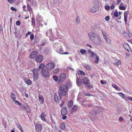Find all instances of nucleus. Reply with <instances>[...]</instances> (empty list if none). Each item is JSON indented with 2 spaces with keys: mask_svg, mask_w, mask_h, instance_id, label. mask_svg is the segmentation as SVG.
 Listing matches in <instances>:
<instances>
[{
  "mask_svg": "<svg viewBox=\"0 0 132 132\" xmlns=\"http://www.w3.org/2000/svg\"><path fill=\"white\" fill-rule=\"evenodd\" d=\"M88 36L91 40L96 45H99L101 43V41L100 37L94 32L89 33Z\"/></svg>",
  "mask_w": 132,
  "mask_h": 132,
  "instance_id": "obj_1",
  "label": "nucleus"
},
{
  "mask_svg": "<svg viewBox=\"0 0 132 132\" xmlns=\"http://www.w3.org/2000/svg\"><path fill=\"white\" fill-rule=\"evenodd\" d=\"M68 90V88L67 85L63 84H62L59 86V94L63 96H65Z\"/></svg>",
  "mask_w": 132,
  "mask_h": 132,
  "instance_id": "obj_2",
  "label": "nucleus"
},
{
  "mask_svg": "<svg viewBox=\"0 0 132 132\" xmlns=\"http://www.w3.org/2000/svg\"><path fill=\"white\" fill-rule=\"evenodd\" d=\"M32 71L33 73V81L36 80L39 77V69L35 68L33 69Z\"/></svg>",
  "mask_w": 132,
  "mask_h": 132,
  "instance_id": "obj_3",
  "label": "nucleus"
},
{
  "mask_svg": "<svg viewBox=\"0 0 132 132\" xmlns=\"http://www.w3.org/2000/svg\"><path fill=\"white\" fill-rule=\"evenodd\" d=\"M59 83H62L64 82L66 78L65 74L63 73H61L59 75Z\"/></svg>",
  "mask_w": 132,
  "mask_h": 132,
  "instance_id": "obj_4",
  "label": "nucleus"
},
{
  "mask_svg": "<svg viewBox=\"0 0 132 132\" xmlns=\"http://www.w3.org/2000/svg\"><path fill=\"white\" fill-rule=\"evenodd\" d=\"M42 76L44 77H47L49 75V73L47 70L46 69H43L41 72Z\"/></svg>",
  "mask_w": 132,
  "mask_h": 132,
  "instance_id": "obj_5",
  "label": "nucleus"
},
{
  "mask_svg": "<svg viewBox=\"0 0 132 132\" xmlns=\"http://www.w3.org/2000/svg\"><path fill=\"white\" fill-rule=\"evenodd\" d=\"M57 45V44H54L53 46V48L57 53L60 54H62L63 51L61 47L59 49H56L57 47L56 46Z\"/></svg>",
  "mask_w": 132,
  "mask_h": 132,
  "instance_id": "obj_6",
  "label": "nucleus"
},
{
  "mask_svg": "<svg viewBox=\"0 0 132 132\" xmlns=\"http://www.w3.org/2000/svg\"><path fill=\"white\" fill-rule=\"evenodd\" d=\"M35 125L36 132H41L42 129V125L38 123H36Z\"/></svg>",
  "mask_w": 132,
  "mask_h": 132,
  "instance_id": "obj_7",
  "label": "nucleus"
},
{
  "mask_svg": "<svg viewBox=\"0 0 132 132\" xmlns=\"http://www.w3.org/2000/svg\"><path fill=\"white\" fill-rule=\"evenodd\" d=\"M21 106L22 108L26 110L28 113H29L30 112L31 110L29 108V106L27 104H24L22 105Z\"/></svg>",
  "mask_w": 132,
  "mask_h": 132,
  "instance_id": "obj_8",
  "label": "nucleus"
},
{
  "mask_svg": "<svg viewBox=\"0 0 132 132\" xmlns=\"http://www.w3.org/2000/svg\"><path fill=\"white\" fill-rule=\"evenodd\" d=\"M54 64L52 62H50L46 65V69L48 70H50L53 69L54 67Z\"/></svg>",
  "mask_w": 132,
  "mask_h": 132,
  "instance_id": "obj_9",
  "label": "nucleus"
},
{
  "mask_svg": "<svg viewBox=\"0 0 132 132\" xmlns=\"http://www.w3.org/2000/svg\"><path fill=\"white\" fill-rule=\"evenodd\" d=\"M61 96L59 94V96H58L57 94L55 93L54 95V100L55 102H59L62 98Z\"/></svg>",
  "mask_w": 132,
  "mask_h": 132,
  "instance_id": "obj_10",
  "label": "nucleus"
},
{
  "mask_svg": "<svg viewBox=\"0 0 132 132\" xmlns=\"http://www.w3.org/2000/svg\"><path fill=\"white\" fill-rule=\"evenodd\" d=\"M88 78L87 77H85L82 80V82L87 87H89L90 86V83L88 81Z\"/></svg>",
  "mask_w": 132,
  "mask_h": 132,
  "instance_id": "obj_11",
  "label": "nucleus"
},
{
  "mask_svg": "<svg viewBox=\"0 0 132 132\" xmlns=\"http://www.w3.org/2000/svg\"><path fill=\"white\" fill-rule=\"evenodd\" d=\"M102 34L106 42L108 43H110L111 42V39L106 37V33L104 31H102Z\"/></svg>",
  "mask_w": 132,
  "mask_h": 132,
  "instance_id": "obj_12",
  "label": "nucleus"
},
{
  "mask_svg": "<svg viewBox=\"0 0 132 132\" xmlns=\"http://www.w3.org/2000/svg\"><path fill=\"white\" fill-rule=\"evenodd\" d=\"M43 60V57L42 56L40 55H38L36 57L35 60L38 63L41 62Z\"/></svg>",
  "mask_w": 132,
  "mask_h": 132,
  "instance_id": "obj_13",
  "label": "nucleus"
},
{
  "mask_svg": "<svg viewBox=\"0 0 132 132\" xmlns=\"http://www.w3.org/2000/svg\"><path fill=\"white\" fill-rule=\"evenodd\" d=\"M67 108L65 106L63 107L61 111V114L62 116L65 115L67 113Z\"/></svg>",
  "mask_w": 132,
  "mask_h": 132,
  "instance_id": "obj_14",
  "label": "nucleus"
},
{
  "mask_svg": "<svg viewBox=\"0 0 132 132\" xmlns=\"http://www.w3.org/2000/svg\"><path fill=\"white\" fill-rule=\"evenodd\" d=\"M98 10V8L97 6H95L93 7H92L89 9V11L92 13L95 12Z\"/></svg>",
  "mask_w": 132,
  "mask_h": 132,
  "instance_id": "obj_15",
  "label": "nucleus"
},
{
  "mask_svg": "<svg viewBox=\"0 0 132 132\" xmlns=\"http://www.w3.org/2000/svg\"><path fill=\"white\" fill-rule=\"evenodd\" d=\"M37 52L36 51L32 52L29 55V57L31 59L34 58L37 55Z\"/></svg>",
  "mask_w": 132,
  "mask_h": 132,
  "instance_id": "obj_16",
  "label": "nucleus"
},
{
  "mask_svg": "<svg viewBox=\"0 0 132 132\" xmlns=\"http://www.w3.org/2000/svg\"><path fill=\"white\" fill-rule=\"evenodd\" d=\"M82 103L85 106H90V102L89 100H85L82 101Z\"/></svg>",
  "mask_w": 132,
  "mask_h": 132,
  "instance_id": "obj_17",
  "label": "nucleus"
},
{
  "mask_svg": "<svg viewBox=\"0 0 132 132\" xmlns=\"http://www.w3.org/2000/svg\"><path fill=\"white\" fill-rule=\"evenodd\" d=\"M46 116V114L44 112L42 113L40 116V119L44 121H46V119L45 117Z\"/></svg>",
  "mask_w": 132,
  "mask_h": 132,
  "instance_id": "obj_18",
  "label": "nucleus"
},
{
  "mask_svg": "<svg viewBox=\"0 0 132 132\" xmlns=\"http://www.w3.org/2000/svg\"><path fill=\"white\" fill-rule=\"evenodd\" d=\"M24 81L28 85H30L31 84L32 81L29 79L25 78L23 79Z\"/></svg>",
  "mask_w": 132,
  "mask_h": 132,
  "instance_id": "obj_19",
  "label": "nucleus"
},
{
  "mask_svg": "<svg viewBox=\"0 0 132 132\" xmlns=\"http://www.w3.org/2000/svg\"><path fill=\"white\" fill-rule=\"evenodd\" d=\"M78 106L76 105H75L73 106L71 109V112H75L77 111L78 110Z\"/></svg>",
  "mask_w": 132,
  "mask_h": 132,
  "instance_id": "obj_20",
  "label": "nucleus"
},
{
  "mask_svg": "<svg viewBox=\"0 0 132 132\" xmlns=\"http://www.w3.org/2000/svg\"><path fill=\"white\" fill-rule=\"evenodd\" d=\"M123 46L124 48L127 50L129 51H130V48L128 45L127 44H125L123 45Z\"/></svg>",
  "mask_w": 132,
  "mask_h": 132,
  "instance_id": "obj_21",
  "label": "nucleus"
},
{
  "mask_svg": "<svg viewBox=\"0 0 132 132\" xmlns=\"http://www.w3.org/2000/svg\"><path fill=\"white\" fill-rule=\"evenodd\" d=\"M73 104V102L72 101H69L67 104L68 107L69 108H71L72 107Z\"/></svg>",
  "mask_w": 132,
  "mask_h": 132,
  "instance_id": "obj_22",
  "label": "nucleus"
},
{
  "mask_svg": "<svg viewBox=\"0 0 132 132\" xmlns=\"http://www.w3.org/2000/svg\"><path fill=\"white\" fill-rule=\"evenodd\" d=\"M112 86L113 87H114V88L118 90H119V91H120L121 90V88L118 87L115 84V83H113L112 84Z\"/></svg>",
  "mask_w": 132,
  "mask_h": 132,
  "instance_id": "obj_23",
  "label": "nucleus"
},
{
  "mask_svg": "<svg viewBox=\"0 0 132 132\" xmlns=\"http://www.w3.org/2000/svg\"><path fill=\"white\" fill-rule=\"evenodd\" d=\"M80 74L81 75H85V73L82 71L79 70L76 73V76H77V75H79Z\"/></svg>",
  "mask_w": 132,
  "mask_h": 132,
  "instance_id": "obj_24",
  "label": "nucleus"
},
{
  "mask_svg": "<svg viewBox=\"0 0 132 132\" xmlns=\"http://www.w3.org/2000/svg\"><path fill=\"white\" fill-rule=\"evenodd\" d=\"M45 67V65L43 63H42L40 64L39 67L38 69H39V71H40V69H44L43 68Z\"/></svg>",
  "mask_w": 132,
  "mask_h": 132,
  "instance_id": "obj_25",
  "label": "nucleus"
},
{
  "mask_svg": "<svg viewBox=\"0 0 132 132\" xmlns=\"http://www.w3.org/2000/svg\"><path fill=\"white\" fill-rule=\"evenodd\" d=\"M117 94H118L122 98L126 100L125 98V95L122 93L121 92L118 93H117Z\"/></svg>",
  "mask_w": 132,
  "mask_h": 132,
  "instance_id": "obj_26",
  "label": "nucleus"
},
{
  "mask_svg": "<svg viewBox=\"0 0 132 132\" xmlns=\"http://www.w3.org/2000/svg\"><path fill=\"white\" fill-rule=\"evenodd\" d=\"M39 100L40 103L42 104L43 103L44 101V97L42 96H40L39 97Z\"/></svg>",
  "mask_w": 132,
  "mask_h": 132,
  "instance_id": "obj_27",
  "label": "nucleus"
},
{
  "mask_svg": "<svg viewBox=\"0 0 132 132\" xmlns=\"http://www.w3.org/2000/svg\"><path fill=\"white\" fill-rule=\"evenodd\" d=\"M10 97L13 101H14L16 99L15 96V94L13 93L11 94Z\"/></svg>",
  "mask_w": 132,
  "mask_h": 132,
  "instance_id": "obj_28",
  "label": "nucleus"
},
{
  "mask_svg": "<svg viewBox=\"0 0 132 132\" xmlns=\"http://www.w3.org/2000/svg\"><path fill=\"white\" fill-rule=\"evenodd\" d=\"M82 82L81 79H78L77 80V84L78 86H79L81 85Z\"/></svg>",
  "mask_w": 132,
  "mask_h": 132,
  "instance_id": "obj_29",
  "label": "nucleus"
},
{
  "mask_svg": "<svg viewBox=\"0 0 132 132\" xmlns=\"http://www.w3.org/2000/svg\"><path fill=\"white\" fill-rule=\"evenodd\" d=\"M101 24L100 25H97V28H98V30H101L102 31H102H103V25L102 24Z\"/></svg>",
  "mask_w": 132,
  "mask_h": 132,
  "instance_id": "obj_30",
  "label": "nucleus"
},
{
  "mask_svg": "<svg viewBox=\"0 0 132 132\" xmlns=\"http://www.w3.org/2000/svg\"><path fill=\"white\" fill-rule=\"evenodd\" d=\"M119 9L121 10H124L126 9V7L125 6H121V5H119Z\"/></svg>",
  "mask_w": 132,
  "mask_h": 132,
  "instance_id": "obj_31",
  "label": "nucleus"
},
{
  "mask_svg": "<svg viewBox=\"0 0 132 132\" xmlns=\"http://www.w3.org/2000/svg\"><path fill=\"white\" fill-rule=\"evenodd\" d=\"M65 123L64 122H63L60 126V128L62 129H63L65 128Z\"/></svg>",
  "mask_w": 132,
  "mask_h": 132,
  "instance_id": "obj_32",
  "label": "nucleus"
},
{
  "mask_svg": "<svg viewBox=\"0 0 132 132\" xmlns=\"http://www.w3.org/2000/svg\"><path fill=\"white\" fill-rule=\"evenodd\" d=\"M53 78L55 82H57L58 81V78L57 77L56 75H53Z\"/></svg>",
  "mask_w": 132,
  "mask_h": 132,
  "instance_id": "obj_33",
  "label": "nucleus"
},
{
  "mask_svg": "<svg viewBox=\"0 0 132 132\" xmlns=\"http://www.w3.org/2000/svg\"><path fill=\"white\" fill-rule=\"evenodd\" d=\"M80 52L82 54H84L87 53L85 49H81L80 51Z\"/></svg>",
  "mask_w": 132,
  "mask_h": 132,
  "instance_id": "obj_34",
  "label": "nucleus"
},
{
  "mask_svg": "<svg viewBox=\"0 0 132 132\" xmlns=\"http://www.w3.org/2000/svg\"><path fill=\"white\" fill-rule=\"evenodd\" d=\"M16 126L20 130H21V132H24L22 128L21 127L20 125L19 124H17L16 125Z\"/></svg>",
  "mask_w": 132,
  "mask_h": 132,
  "instance_id": "obj_35",
  "label": "nucleus"
},
{
  "mask_svg": "<svg viewBox=\"0 0 132 132\" xmlns=\"http://www.w3.org/2000/svg\"><path fill=\"white\" fill-rule=\"evenodd\" d=\"M59 69L58 68H56V69L53 70V73L54 74H56L59 71Z\"/></svg>",
  "mask_w": 132,
  "mask_h": 132,
  "instance_id": "obj_36",
  "label": "nucleus"
},
{
  "mask_svg": "<svg viewBox=\"0 0 132 132\" xmlns=\"http://www.w3.org/2000/svg\"><path fill=\"white\" fill-rule=\"evenodd\" d=\"M27 8L28 10L30 12H32V8L29 6V4H27Z\"/></svg>",
  "mask_w": 132,
  "mask_h": 132,
  "instance_id": "obj_37",
  "label": "nucleus"
},
{
  "mask_svg": "<svg viewBox=\"0 0 132 132\" xmlns=\"http://www.w3.org/2000/svg\"><path fill=\"white\" fill-rule=\"evenodd\" d=\"M85 68L87 70H89L91 69L90 67L88 65H85Z\"/></svg>",
  "mask_w": 132,
  "mask_h": 132,
  "instance_id": "obj_38",
  "label": "nucleus"
},
{
  "mask_svg": "<svg viewBox=\"0 0 132 132\" xmlns=\"http://www.w3.org/2000/svg\"><path fill=\"white\" fill-rule=\"evenodd\" d=\"M95 59L96 60L95 61V62L96 63H97L98 62L99 60V57L98 55H96V56Z\"/></svg>",
  "mask_w": 132,
  "mask_h": 132,
  "instance_id": "obj_39",
  "label": "nucleus"
},
{
  "mask_svg": "<svg viewBox=\"0 0 132 132\" xmlns=\"http://www.w3.org/2000/svg\"><path fill=\"white\" fill-rule=\"evenodd\" d=\"M105 8L106 10H108L110 9V7L107 4H106L105 6Z\"/></svg>",
  "mask_w": 132,
  "mask_h": 132,
  "instance_id": "obj_40",
  "label": "nucleus"
},
{
  "mask_svg": "<svg viewBox=\"0 0 132 132\" xmlns=\"http://www.w3.org/2000/svg\"><path fill=\"white\" fill-rule=\"evenodd\" d=\"M120 63L121 61L120 60L116 63H113V64L116 66H118Z\"/></svg>",
  "mask_w": 132,
  "mask_h": 132,
  "instance_id": "obj_41",
  "label": "nucleus"
},
{
  "mask_svg": "<svg viewBox=\"0 0 132 132\" xmlns=\"http://www.w3.org/2000/svg\"><path fill=\"white\" fill-rule=\"evenodd\" d=\"M32 25L34 26L35 25V19L33 18H32Z\"/></svg>",
  "mask_w": 132,
  "mask_h": 132,
  "instance_id": "obj_42",
  "label": "nucleus"
},
{
  "mask_svg": "<svg viewBox=\"0 0 132 132\" xmlns=\"http://www.w3.org/2000/svg\"><path fill=\"white\" fill-rule=\"evenodd\" d=\"M91 54L92 55V57H93L94 56H96L97 55L96 54L94 53V52H91Z\"/></svg>",
  "mask_w": 132,
  "mask_h": 132,
  "instance_id": "obj_43",
  "label": "nucleus"
},
{
  "mask_svg": "<svg viewBox=\"0 0 132 132\" xmlns=\"http://www.w3.org/2000/svg\"><path fill=\"white\" fill-rule=\"evenodd\" d=\"M54 44H57V45L56 46V47H57L56 49H59V48L61 47V45L60 44H58L57 43H55Z\"/></svg>",
  "mask_w": 132,
  "mask_h": 132,
  "instance_id": "obj_44",
  "label": "nucleus"
},
{
  "mask_svg": "<svg viewBox=\"0 0 132 132\" xmlns=\"http://www.w3.org/2000/svg\"><path fill=\"white\" fill-rule=\"evenodd\" d=\"M118 13L117 11L115 12L114 13V15L115 17H117L118 16Z\"/></svg>",
  "mask_w": 132,
  "mask_h": 132,
  "instance_id": "obj_45",
  "label": "nucleus"
},
{
  "mask_svg": "<svg viewBox=\"0 0 132 132\" xmlns=\"http://www.w3.org/2000/svg\"><path fill=\"white\" fill-rule=\"evenodd\" d=\"M128 11H125V12H124V16H125L127 17V16L128 15Z\"/></svg>",
  "mask_w": 132,
  "mask_h": 132,
  "instance_id": "obj_46",
  "label": "nucleus"
},
{
  "mask_svg": "<svg viewBox=\"0 0 132 132\" xmlns=\"http://www.w3.org/2000/svg\"><path fill=\"white\" fill-rule=\"evenodd\" d=\"M114 7H115V5H114V4H112L111 6L110 7V9L111 10H112L113 9H114Z\"/></svg>",
  "mask_w": 132,
  "mask_h": 132,
  "instance_id": "obj_47",
  "label": "nucleus"
},
{
  "mask_svg": "<svg viewBox=\"0 0 132 132\" xmlns=\"http://www.w3.org/2000/svg\"><path fill=\"white\" fill-rule=\"evenodd\" d=\"M11 9L13 11H14L15 12L16 11V9L13 7H11Z\"/></svg>",
  "mask_w": 132,
  "mask_h": 132,
  "instance_id": "obj_48",
  "label": "nucleus"
},
{
  "mask_svg": "<svg viewBox=\"0 0 132 132\" xmlns=\"http://www.w3.org/2000/svg\"><path fill=\"white\" fill-rule=\"evenodd\" d=\"M105 20L106 21H108L109 19H110V17L109 16H106L105 17Z\"/></svg>",
  "mask_w": 132,
  "mask_h": 132,
  "instance_id": "obj_49",
  "label": "nucleus"
},
{
  "mask_svg": "<svg viewBox=\"0 0 132 132\" xmlns=\"http://www.w3.org/2000/svg\"><path fill=\"white\" fill-rule=\"evenodd\" d=\"M15 102L16 103H17L20 106L21 105V104L17 100L15 101Z\"/></svg>",
  "mask_w": 132,
  "mask_h": 132,
  "instance_id": "obj_50",
  "label": "nucleus"
},
{
  "mask_svg": "<svg viewBox=\"0 0 132 132\" xmlns=\"http://www.w3.org/2000/svg\"><path fill=\"white\" fill-rule=\"evenodd\" d=\"M30 38L32 40L34 38V35L33 34H31L30 36Z\"/></svg>",
  "mask_w": 132,
  "mask_h": 132,
  "instance_id": "obj_51",
  "label": "nucleus"
},
{
  "mask_svg": "<svg viewBox=\"0 0 132 132\" xmlns=\"http://www.w3.org/2000/svg\"><path fill=\"white\" fill-rule=\"evenodd\" d=\"M16 25L19 26L20 25V22L19 21H18L16 22Z\"/></svg>",
  "mask_w": 132,
  "mask_h": 132,
  "instance_id": "obj_52",
  "label": "nucleus"
},
{
  "mask_svg": "<svg viewBox=\"0 0 132 132\" xmlns=\"http://www.w3.org/2000/svg\"><path fill=\"white\" fill-rule=\"evenodd\" d=\"M124 20L125 21V23L126 24L127 22V18L126 17L124 16Z\"/></svg>",
  "mask_w": 132,
  "mask_h": 132,
  "instance_id": "obj_53",
  "label": "nucleus"
},
{
  "mask_svg": "<svg viewBox=\"0 0 132 132\" xmlns=\"http://www.w3.org/2000/svg\"><path fill=\"white\" fill-rule=\"evenodd\" d=\"M10 3H12L14 2V0H7Z\"/></svg>",
  "mask_w": 132,
  "mask_h": 132,
  "instance_id": "obj_54",
  "label": "nucleus"
},
{
  "mask_svg": "<svg viewBox=\"0 0 132 132\" xmlns=\"http://www.w3.org/2000/svg\"><path fill=\"white\" fill-rule=\"evenodd\" d=\"M92 27L94 29L96 28H97V24H94L93 26Z\"/></svg>",
  "mask_w": 132,
  "mask_h": 132,
  "instance_id": "obj_55",
  "label": "nucleus"
},
{
  "mask_svg": "<svg viewBox=\"0 0 132 132\" xmlns=\"http://www.w3.org/2000/svg\"><path fill=\"white\" fill-rule=\"evenodd\" d=\"M85 95L87 96H92L91 94L90 93H86Z\"/></svg>",
  "mask_w": 132,
  "mask_h": 132,
  "instance_id": "obj_56",
  "label": "nucleus"
},
{
  "mask_svg": "<svg viewBox=\"0 0 132 132\" xmlns=\"http://www.w3.org/2000/svg\"><path fill=\"white\" fill-rule=\"evenodd\" d=\"M119 120L120 121H122L123 120V119L122 117H120L119 118Z\"/></svg>",
  "mask_w": 132,
  "mask_h": 132,
  "instance_id": "obj_57",
  "label": "nucleus"
},
{
  "mask_svg": "<svg viewBox=\"0 0 132 132\" xmlns=\"http://www.w3.org/2000/svg\"><path fill=\"white\" fill-rule=\"evenodd\" d=\"M63 116V117L62 118V119L63 120H65L67 119V117L66 116L64 115V116Z\"/></svg>",
  "mask_w": 132,
  "mask_h": 132,
  "instance_id": "obj_58",
  "label": "nucleus"
},
{
  "mask_svg": "<svg viewBox=\"0 0 132 132\" xmlns=\"http://www.w3.org/2000/svg\"><path fill=\"white\" fill-rule=\"evenodd\" d=\"M127 98L128 100L132 101V97L128 96V97H127Z\"/></svg>",
  "mask_w": 132,
  "mask_h": 132,
  "instance_id": "obj_59",
  "label": "nucleus"
},
{
  "mask_svg": "<svg viewBox=\"0 0 132 132\" xmlns=\"http://www.w3.org/2000/svg\"><path fill=\"white\" fill-rule=\"evenodd\" d=\"M101 83L102 84H105V82H104L102 80H101L100 81Z\"/></svg>",
  "mask_w": 132,
  "mask_h": 132,
  "instance_id": "obj_60",
  "label": "nucleus"
},
{
  "mask_svg": "<svg viewBox=\"0 0 132 132\" xmlns=\"http://www.w3.org/2000/svg\"><path fill=\"white\" fill-rule=\"evenodd\" d=\"M26 7L24 5L23 6V10L24 11H26V10L25 9V8H26Z\"/></svg>",
  "mask_w": 132,
  "mask_h": 132,
  "instance_id": "obj_61",
  "label": "nucleus"
},
{
  "mask_svg": "<svg viewBox=\"0 0 132 132\" xmlns=\"http://www.w3.org/2000/svg\"><path fill=\"white\" fill-rule=\"evenodd\" d=\"M117 2L118 4H119L121 2V1L120 0L117 1Z\"/></svg>",
  "mask_w": 132,
  "mask_h": 132,
  "instance_id": "obj_62",
  "label": "nucleus"
},
{
  "mask_svg": "<svg viewBox=\"0 0 132 132\" xmlns=\"http://www.w3.org/2000/svg\"><path fill=\"white\" fill-rule=\"evenodd\" d=\"M69 54L68 52H65V53H63L62 54Z\"/></svg>",
  "mask_w": 132,
  "mask_h": 132,
  "instance_id": "obj_63",
  "label": "nucleus"
},
{
  "mask_svg": "<svg viewBox=\"0 0 132 132\" xmlns=\"http://www.w3.org/2000/svg\"><path fill=\"white\" fill-rule=\"evenodd\" d=\"M87 46H88L90 48H92V46L89 44H87Z\"/></svg>",
  "mask_w": 132,
  "mask_h": 132,
  "instance_id": "obj_64",
  "label": "nucleus"
}]
</instances>
